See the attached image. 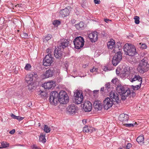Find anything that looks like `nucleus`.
<instances>
[{"instance_id":"f257e3e1","label":"nucleus","mask_w":149,"mask_h":149,"mask_svg":"<svg viewBox=\"0 0 149 149\" xmlns=\"http://www.w3.org/2000/svg\"><path fill=\"white\" fill-rule=\"evenodd\" d=\"M149 68V64L147 61L143 59L141 61L138 65L137 70L139 73L143 74L148 70Z\"/></svg>"},{"instance_id":"f03ea898","label":"nucleus","mask_w":149,"mask_h":149,"mask_svg":"<svg viewBox=\"0 0 149 149\" xmlns=\"http://www.w3.org/2000/svg\"><path fill=\"white\" fill-rule=\"evenodd\" d=\"M124 51L125 54L131 56H133L136 54L134 46L132 44H126L124 46Z\"/></svg>"},{"instance_id":"7ed1b4c3","label":"nucleus","mask_w":149,"mask_h":149,"mask_svg":"<svg viewBox=\"0 0 149 149\" xmlns=\"http://www.w3.org/2000/svg\"><path fill=\"white\" fill-rule=\"evenodd\" d=\"M58 101L63 104L67 103L69 100V97L65 91H61L58 93Z\"/></svg>"},{"instance_id":"20e7f679","label":"nucleus","mask_w":149,"mask_h":149,"mask_svg":"<svg viewBox=\"0 0 149 149\" xmlns=\"http://www.w3.org/2000/svg\"><path fill=\"white\" fill-rule=\"evenodd\" d=\"M73 42L75 48L77 49H79L84 45V40L82 37L78 36L75 38Z\"/></svg>"},{"instance_id":"39448f33","label":"nucleus","mask_w":149,"mask_h":149,"mask_svg":"<svg viewBox=\"0 0 149 149\" xmlns=\"http://www.w3.org/2000/svg\"><path fill=\"white\" fill-rule=\"evenodd\" d=\"M58 93L56 91H54L51 92L49 97L50 102L52 104H56L58 99Z\"/></svg>"},{"instance_id":"423d86ee","label":"nucleus","mask_w":149,"mask_h":149,"mask_svg":"<svg viewBox=\"0 0 149 149\" xmlns=\"http://www.w3.org/2000/svg\"><path fill=\"white\" fill-rule=\"evenodd\" d=\"M54 61V58L52 57L50 54L46 55L44 59L43 62V65L45 66H49L51 65Z\"/></svg>"},{"instance_id":"0eeeda50","label":"nucleus","mask_w":149,"mask_h":149,"mask_svg":"<svg viewBox=\"0 0 149 149\" xmlns=\"http://www.w3.org/2000/svg\"><path fill=\"white\" fill-rule=\"evenodd\" d=\"M131 82H135L137 85L141 86L142 82V78L138 74H136V73L132 76L131 78L130 79Z\"/></svg>"},{"instance_id":"6e6552de","label":"nucleus","mask_w":149,"mask_h":149,"mask_svg":"<svg viewBox=\"0 0 149 149\" xmlns=\"http://www.w3.org/2000/svg\"><path fill=\"white\" fill-rule=\"evenodd\" d=\"M113 102L111 99L108 97L106 98L103 101L104 108L105 109L108 110L111 107L113 104Z\"/></svg>"},{"instance_id":"1a4fd4ad","label":"nucleus","mask_w":149,"mask_h":149,"mask_svg":"<svg viewBox=\"0 0 149 149\" xmlns=\"http://www.w3.org/2000/svg\"><path fill=\"white\" fill-rule=\"evenodd\" d=\"M110 98L113 102L119 103L120 100L118 94L115 92L111 91L109 93Z\"/></svg>"},{"instance_id":"9d476101","label":"nucleus","mask_w":149,"mask_h":149,"mask_svg":"<svg viewBox=\"0 0 149 149\" xmlns=\"http://www.w3.org/2000/svg\"><path fill=\"white\" fill-rule=\"evenodd\" d=\"M77 109L76 106L72 104L67 107L66 111L70 114H74L77 112Z\"/></svg>"},{"instance_id":"9b49d317","label":"nucleus","mask_w":149,"mask_h":149,"mask_svg":"<svg viewBox=\"0 0 149 149\" xmlns=\"http://www.w3.org/2000/svg\"><path fill=\"white\" fill-rule=\"evenodd\" d=\"M74 97V102L77 104H81L83 100V95L82 93H81L79 92H77L76 94Z\"/></svg>"},{"instance_id":"f8f14e48","label":"nucleus","mask_w":149,"mask_h":149,"mask_svg":"<svg viewBox=\"0 0 149 149\" xmlns=\"http://www.w3.org/2000/svg\"><path fill=\"white\" fill-rule=\"evenodd\" d=\"M58 44V47L60 48L62 50H63L64 48L68 47L69 42L67 40L63 39L60 40Z\"/></svg>"},{"instance_id":"ddd939ff","label":"nucleus","mask_w":149,"mask_h":149,"mask_svg":"<svg viewBox=\"0 0 149 149\" xmlns=\"http://www.w3.org/2000/svg\"><path fill=\"white\" fill-rule=\"evenodd\" d=\"M45 89H50L53 88L55 86V81H50L45 83L42 84Z\"/></svg>"},{"instance_id":"4468645a","label":"nucleus","mask_w":149,"mask_h":149,"mask_svg":"<svg viewBox=\"0 0 149 149\" xmlns=\"http://www.w3.org/2000/svg\"><path fill=\"white\" fill-rule=\"evenodd\" d=\"M116 90L120 95L125 93L127 91L130 90L128 88H125L120 84L118 85L117 86Z\"/></svg>"},{"instance_id":"2eb2a0df","label":"nucleus","mask_w":149,"mask_h":149,"mask_svg":"<svg viewBox=\"0 0 149 149\" xmlns=\"http://www.w3.org/2000/svg\"><path fill=\"white\" fill-rule=\"evenodd\" d=\"M92 108V104L89 101H85L83 104V108L85 111H90Z\"/></svg>"},{"instance_id":"dca6fc26","label":"nucleus","mask_w":149,"mask_h":149,"mask_svg":"<svg viewBox=\"0 0 149 149\" xmlns=\"http://www.w3.org/2000/svg\"><path fill=\"white\" fill-rule=\"evenodd\" d=\"M63 51L60 48H56L54 52L55 57L58 59L61 58L63 55Z\"/></svg>"},{"instance_id":"f3484780","label":"nucleus","mask_w":149,"mask_h":149,"mask_svg":"<svg viewBox=\"0 0 149 149\" xmlns=\"http://www.w3.org/2000/svg\"><path fill=\"white\" fill-rule=\"evenodd\" d=\"M93 107L96 111L101 110L102 108V106L100 101H95L93 103Z\"/></svg>"},{"instance_id":"a211bd4d","label":"nucleus","mask_w":149,"mask_h":149,"mask_svg":"<svg viewBox=\"0 0 149 149\" xmlns=\"http://www.w3.org/2000/svg\"><path fill=\"white\" fill-rule=\"evenodd\" d=\"M88 37L92 42H95L97 39V35L96 32H93L88 35Z\"/></svg>"},{"instance_id":"6ab92c4d","label":"nucleus","mask_w":149,"mask_h":149,"mask_svg":"<svg viewBox=\"0 0 149 149\" xmlns=\"http://www.w3.org/2000/svg\"><path fill=\"white\" fill-rule=\"evenodd\" d=\"M69 13V10L67 8H65L60 11V16L62 17H65L68 15Z\"/></svg>"},{"instance_id":"aec40b11","label":"nucleus","mask_w":149,"mask_h":149,"mask_svg":"<svg viewBox=\"0 0 149 149\" xmlns=\"http://www.w3.org/2000/svg\"><path fill=\"white\" fill-rule=\"evenodd\" d=\"M128 116L127 114H122L120 115L119 119L121 121H127L128 119Z\"/></svg>"},{"instance_id":"412c9836","label":"nucleus","mask_w":149,"mask_h":149,"mask_svg":"<svg viewBox=\"0 0 149 149\" xmlns=\"http://www.w3.org/2000/svg\"><path fill=\"white\" fill-rule=\"evenodd\" d=\"M53 74L52 70L51 69H49L45 72V73L44 74V75L45 77V78H47L52 76Z\"/></svg>"},{"instance_id":"4be33fe9","label":"nucleus","mask_w":149,"mask_h":149,"mask_svg":"<svg viewBox=\"0 0 149 149\" xmlns=\"http://www.w3.org/2000/svg\"><path fill=\"white\" fill-rule=\"evenodd\" d=\"M25 79L26 82L29 84L33 82V79L31 75L29 74L26 75Z\"/></svg>"},{"instance_id":"5701e85b","label":"nucleus","mask_w":149,"mask_h":149,"mask_svg":"<svg viewBox=\"0 0 149 149\" xmlns=\"http://www.w3.org/2000/svg\"><path fill=\"white\" fill-rule=\"evenodd\" d=\"M115 44V42L114 40L111 39L108 42L107 46L109 49H112L114 47Z\"/></svg>"},{"instance_id":"b1692460","label":"nucleus","mask_w":149,"mask_h":149,"mask_svg":"<svg viewBox=\"0 0 149 149\" xmlns=\"http://www.w3.org/2000/svg\"><path fill=\"white\" fill-rule=\"evenodd\" d=\"M116 56H114L113 57L112 60V63L113 65L116 66L120 61V59L116 58Z\"/></svg>"},{"instance_id":"393cba45","label":"nucleus","mask_w":149,"mask_h":149,"mask_svg":"<svg viewBox=\"0 0 149 149\" xmlns=\"http://www.w3.org/2000/svg\"><path fill=\"white\" fill-rule=\"evenodd\" d=\"M136 141L138 143L141 145L144 143V137L143 136H138L136 139Z\"/></svg>"},{"instance_id":"a878e982","label":"nucleus","mask_w":149,"mask_h":149,"mask_svg":"<svg viewBox=\"0 0 149 149\" xmlns=\"http://www.w3.org/2000/svg\"><path fill=\"white\" fill-rule=\"evenodd\" d=\"M130 93V90H128L125 93L120 94L121 96V99L123 100H125L127 97L129 96V94Z\"/></svg>"},{"instance_id":"bb28decb","label":"nucleus","mask_w":149,"mask_h":149,"mask_svg":"<svg viewBox=\"0 0 149 149\" xmlns=\"http://www.w3.org/2000/svg\"><path fill=\"white\" fill-rule=\"evenodd\" d=\"M129 74V71L128 70H127L124 71L121 73L120 74V76L122 78H123L124 77H128Z\"/></svg>"},{"instance_id":"cd10ccee","label":"nucleus","mask_w":149,"mask_h":149,"mask_svg":"<svg viewBox=\"0 0 149 149\" xmlns=\"http://www.w3.org/2000/svg\"><path fill=\"white\" fill-rule=\"evenodd\" d=\"M84 25V23L82 22H80L79 24H75V26L76 29L78 30H81L83 28Z\"/></svg>"},{"instance_id":"c85d7f7f","label":"nucleus","mask_w":149,"mask_h":149,"mask_svg":"<svg viewBox=\"0 0 149 149\" xmlns=\"http://www.w3.org/2000/svg\"><path fill=\"white\" fill-rule=\"evenodd\" d=\"M122 47L121 46H119L118 45H115V46L114 47L113 51L116 54L118 52H121Z\"/></svg>"},{"instance_id":"c756f323","label":"nucleus","mask_w":149,"mask_h":149,"mask_svg":"<svg viewBox=\"0 0 149 149\" xmlns=\"http://www.w3.org/2000/svg\"><path fill=\"white\" fill-rule=\"evenodd\" d=\"M52 37V36L50 34H48L44 39H43V41L44 42H46L49 40H50Z\"/></svg>"},{"instance_id":"7c9ffc66","label":"nucleus","mask_w":149,"mask_h":149,"mask_svg":"<svg viewBox=\"0 0 149 149\" xmlns=\"http://www.w3.org/2000/svg\"><path fill=\"white\" fill-rule=\"evenodd\" d=\"M11 116L13 118L19 120H22L24 118L21 117L20 116H17L13 114V113L11 114Z\"/></svg>"},{"instance_id":"2f4dec72","label":"nucleus","mask_w":149,"mask_h":149,"mask_svg":"<svg viewBox=\"0 0 149 149\" xmlns=\"http://www.w3.org/2000/svg\"><path fill=\"white\" fill-rule=\"evenodd\" d=\"M39 141L43 143H45L46 141L45 138V135H41L39 137Z\"/></svg>"},{"instance_id":"473e14b6","label":"nucleus","mask_w":149,"mask_h":149,"mask_svg":"<svg viewBox=\"0 0 149 149\" xmlns=\"http://www.w3.org/2000/svg\"><path fill=\"white\" fill-rule=\"evenodd\" d=\"M114 56H116V58H118V59H120V61H121L122 59V54L121 52H118L117 53H116Z\"/></svg>"},{"instance_id":"72a5a7b5","label":"nucleus","mask_w":149,"mask_h":149,"mask_svg":"<svg viewBox=\"0 0 149 149\" xmlns=\"http://www.w3.org/2000/svg\"><path fill=\"white\" fill-rule=\"evenodd\" d=\"M44 130L46 133H48L50 132L51 129L49 127L45 125L44 126Z\"/></svg>"},{"instance_id":"f704fd0d","label":"nucleus","mask_w":149,"mask_h":149,"mask_svg":"<svg viewBox=\"0 0 149 149\" xmlns=\"http://www.w3.org/2000/svg\"><path fill=\"white\" fill-rule=\"evenodd\" d=\"M110 84L109 83L106 84L105 85V89L104 90V93H106L108 92L109 90V89L110 88Z\"/></svg>"},{"instance_id":"c9c22d12","label":"nucleus","mask_w":149,"mask_h":149,"mask_svg":"<svg viewBox=\"0 0 149 149\" xmlns=\"http://www.w3.org/2000/svg\"><path fill=\"white\" fill-rule=\"evenodd\" d=\"M137 124L136 123H130V124H125L124 125L126 127H134Z\"/></svg>"},{"instance_id":"e433bc0d","label":"nucleus","mask_w":149,"mask_h":149,"mask_svg":"<svg viewBox=\"0 0 149 149\" xmlns=\"http://www.w3.org/2000/svg\"><path fill=\"white\" fill-rule=\"evenodd\" d=\"M135 23L136 24H138L139 23V17L137 16H135L134 17Z\"/></svg>"},{"instance_id":"4c0bfd02","label":"nucleus","mask_w":149,"mask_h":149,"mask_svg":"<svg viewBox=\"0 0 149 149\" xmlns=\"http://www.w3.org/2000/svg\"><path fill=\"white\" fill-rule=\"evenodd\" d=\"M31 68V66L30 64H26V65L24 69L27 70H30Z\"/></svg>"},{"instance_id":"58836bf2","label":"nucleus","mask_w":149,"mask_h":149,"mask_svg":"<svg viewBox=\"0 0 149 149\" xmlns=\"http://www.w3.org/2000/svg\"><path fill=\"white\" fill-rule=\"evenodd\" d=\"M30 75H31V77L33 78H35L36 79L38 77L37 73L35 72H32Z\"/></svg>"},{"instance_id":"ea45409f","label":"nucleus","mask_w":149,"mask_h":149,"mask_svg":"<svg viewBox=\"0 0 149 149\" xmlns=\"http://www.w3.org/2000/svg\"><path fill=\"white\" fill-rule=\"evenodd\" d=\"M132 88L134 90H137L139 89L141 87V86L140 85H136L135 86H133L132 85Z\"/></svg>"},{"instance_id":"a19ab883","label":"nucleus","mask_w":149,"mask_h":149,"mask_svg":"<svg viewBox=\"0 0 149 149\" xmlns=\"http://www.w3.org/2000/svg\"><path fill=\"white\" fill-rule=\"evenodd\" d=\"M1 144L3 148H6L8 145V144L6 143V142L2 141L1 143Z\"/></svg>"},{"instance_id":"79ce46f5","label":"nucleus","mask_w":149,"mask_h":149,"mask_svg":"<svg viewBox=\"0 0 149 149\" xmlns=\"http://www.w3.org/2000/svg\"><path fill=\"white\" fill-rule=\"evenodd\" d=\"M21 36L22 38H27L28 37V34L26 33H23L21 34Z\"/></svg>"},{"instance_id":"37998d69","label":"nucleus","mask_w":149,"mask_h":149,"mask_svg":"<svg viewBox=\"0 0 149 149\" xmlns=\"http://www.w3.org/2000/svg\"><path fill=\"white\" fill-rule=\"evenodd\" d=\"M53 24L55 26H56L60 24V22L58 20L54 21L53 23Z\"/></svg>"},{"instance_id":"c03bdc74","label":"nucleus","mask_w":149,"mask_h":149,"mask_svg":"<svg viewBox=\"0 0 149 149\" xmlns=\"http://www.w3.org/2000/svg\"><path fill=\"white\" fill-rule=\"evenodd\" d=\"M89 127L88 126H86V125L85 127H84L83 129V131L84 132H88V131Z\"/></svg>"},{"instance_id":"a18cd8bd","label":"nucleus","mask_w":149,"mask_h":149,"mask_svg":"<svg viewBox=\"0 0 149 149\" xmlns=\"http://www.w3.org/2000/svg\"><path fill=\"white\" fill-rule=\"evenodd\" d=\"M94 130V129L93 127H89L88 129V132H90V133H92L93 131Z\"/></svg>"},{"instance_id":"49530a36","label":"nucleus","mask_w":149,"mask_h":149,"mask_svg":"<svg viewBox=\"0 0 149 149\" xmlns=\"http://www.w3.org/2000/svg\"><path fill=\"white\" fill-rule=\"evenodd\" d=\"M132 146L131 144L130 143H128L126 146V149H130Z\"/></svg>"},{"instance_id":"de8ad7c7","label":"nucleus","mask_w":149,"mask_h":149,"mask_svg":"<svg viewBox=\"0 0 149 149\" xmlns=\"http://www.w3.org/2000/svg\"><path fill=\"white\" fill-rule=\"evenodd\" d=\"M141 47L143 49H146L147 48V47L146 44H142L141 46Z\"/></svg>"},{"instance_id":"09e8293b","label":"nucleus","mask_w":149,"mask_h":149,"mask_svg":"<svg viewBox=\"0 0 149 149\" xmlns=\"http://www.w3.org/2000/svg\"><path fill=\"white\" fill-rule=\"evenodd\" d=\"M136 94L135 93L133 92H131L130 91V93L129 94V96H130V97L132 96V97L135 96Z\"/></svg>"},{"instance_id":"8fccbe9b","label":"nucleus","mask_w":149,"mask_h":149,"mask_svg":"<svg viewBox=\"0 0 149 149\" xmlns=\"http://www.w3.org/2000/svg\"><path fill=\"white\" fill-rule=\"evenodd\" d=\"M97 68L93 67L92 69L90 70V71L91 72H96L97 71Z\"/></svg>"},{"instance_id":"3c124183","label":"nucleus","mask_w":149,"mask_h":149,"mask_svg":"<svg viewBox=\"0 0 149 149\" xmlns=\"http://www.w3.org/2000/svg\"><path fill=\"white\" fill-rule=\"evenodd\" d=\"M118 80L117 79H113L111 80V82L114 84H115L116 83V81H117V80Z\"/></svg>"},{"instance_id":"603ef678","label":"nucleus","mask_w":149,"mask_h":149,"mask_svg":"<svg viewBox=\"0 0 149 149\" xmlns=\"http://www.w3.org/2000/svg\"><path fill=\"white\" fill-rule=\"evenodd\" d=\"M94 1L95 4H99L100 3V0H94Z\"/></svg>"},{"instance_id":"864d4df0","label":"nucleus","mask_w":149,"mask_h":149,"mask_svg":"<svg viewBox=\"0 0 149 149\" xmlns=\"http://www.w3.org/2000/svg\"><path fill=\"white\" fill-rule=\"evenodd\" d=\"M22 4H17V5H16L15 6L17 8L18 7L19 8H20L22 6Z\"/></svg>"},{"instance_id":"5fc2aeb1","label":"nucleus","mask_w":149,"mask_h":149,"mask_svg":"<svg viewBox=\"0 0 149 149\" xmlns=\"http://www.w3.org/2000/svg\"><path fill=\"white\" fill-rule=\"evenodd\" d=\"M15 129H13L9 132V133L11 134H13L15 133Z\"/></svg>"},{"instance_id":"6e6d98bb","label":"nucleus","mask_w":149,"mask_h":149,"mask_svg":"<svg viewBox=\"0 0 149 149\" xmlns=\"http://www.w3.org/2000/svg\"><path fill=\"white\" fill-rule=\"evenodd\" d=\"M104 87H102L100 89V92H101V93H102V92H104Z\"/></svg>"},{"instance_id":"4d7b16f0","label":"nucleus","mask_w":149,"mask_h":149,"mask_svg":"<svg viewBox=\"0 0 149 149\" xmlns=\"http://www.w3.org/2000/svg\"><path fill=\"white\" fill-rule=\"evenodd\" d=\"M99 90H95L93 91L94 94H97L98 93Z\"/></svg>"},{"instance_id":"13d9d810","label":"nucleus","mask_w":149,"mask_h":149,"mask_svg":"<svg viewBox=\"0 0 149 149\" xmlns=\"http://www.w3.org/2000/svg\"><path fill=\"white\" fill-rule=\"evenodd\" d=\"M33 149H39V148L35 145H33L32 148Z\"/></svg>"},{"instance_id":"bf43d9fd","label":"nucleus","mask_w":149,"mask_h":149,"mask_svg":"<svg viewBox=\"0 0 149 149\" xmlns=\"http://www.w3.org/2000/svg\"><path fill=\"white\" fill-rule=\"evenodd\" d=\"M82 122L84 125H85L87 122L86 120H83Z\"/></svg>"},{"instance_id":"052dcab7","label":"nucleus","mask_w":149,"mask_h":149,"mask_svg":"<svg viewBox=\"0 0 149 149\" xmlns=\"http://www.w3.org/2000/svg\"><path fill=\"white\" fill-rule=\"evenodd\" d=\"M103 70L105 71H107L108 70V68L105 66L103 68Z\"/></svg>"},{"instance_id":"680f3d73","label":"nucleus","mask_w":149,"mask_h":149,"mask_svg":"<svg viewBox=\"0 0 149 149\" xmlns=\"http://www.w3.org/2000/svg\"><path fill=\"white\" fill-rule=\"evenodd\" d=\"M104 21L105 22L107 23L109 21H111V20H110L108 19H104Z\"/></svg>"},{"instance_id":"e2e57ef3","label":"nucleus","mask_w":149,"mask_h":149,"mask_svg":"<svg viewBox=\"0 0 149 149\" xmlns=\"http://www.w3.org/2000/svg\"><path fill=\"white\" fill-rule=\"evenodd\" d=\"M116 73L117 75H119L120 74V72L119 71H118L117 69L116 70Z\"/></svg>"},{"instance_id":"0e129e2a","label":"nucleus","mask_w":149,"mask_h":149,"mask_svg":"<svg viewBox=\"0 0 149 149\" xmlns=\"http://www.w3.org/2000/svg\"><path fill=\"white\" fill-rule=\"evenodd\" d=\"M88 66V64H86V65H83V67L84 68H85L86 66Z\"/></svg>"},{"instance_id":"69168bd1","label":"nucleus","mask_w":149,"mask_h":149,"mask_svg":"<svg viewBox=\"0 0 149 149\" xmlns=\"http://www.w3.org/2000/svg\"><path fill=\"white\" fill-rule=\"evenodd\" d=\"M17 146H24V145H21V144L17 145Z\"/></svg>"},{"instance_id":"338daca9","label":"nucleus","mask_w":149,"mask_h":149,"mask_svg":"<svg viewBox=\"0 0 149 149\" xmlns=\"http://www.w3.org/2000/svg\"><path fill=\"white\" fill-rule=\"evenodd\" d=\"M49 49H47L46 51H47V53H48V52H49Z\"/></svg>"},{"instance_id":"774afa93","label":"nucleus","mask_w":149,"mask_h":149,"mask_svg":"<svg viewBox=\"0 0 149 149\" xmlns=\"http://www.w3.org/2000/svg\"><path fill=\"white\" fill-rule=\"evenodd\" d=\"M119 149H122V148H119Z\"/></svg>"}]
</instances>
